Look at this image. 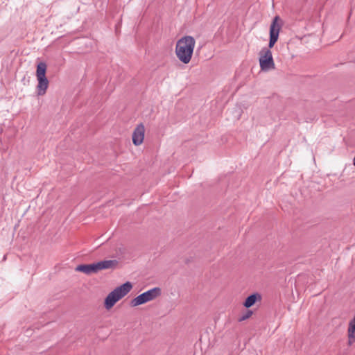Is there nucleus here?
Masks as SVG:
<instances>
[{"instance_id":"11","label":"nucleus","mask_w":355,"mask_h":355,"mask_svg":"<svg viewBox=\"0 0 355 355\" xmlns=\"http://www.w3.org/2000/svg\"><path fill=\"white\" fill-rule=\"evenodd\" d=\"M251 312L249 311L246 315L242 316V318L240 319V321H242V320H246L247 318H248L250 315H251Z\"/></svg>"},{"instance_id":"7","label":"nucleus","mask_w":355,"mask_h":355,"mask_svg":"<svg viewBox=\"0 0 355 355\" xmlns=\"http://www.w3.org/2000/svg\"><path fill=\"white\" fill-rule=\"evenodd\" d=\"M282 25L283 22L281 18L279 16H275L270 26L269 48H272L275 44L277 42Z\"/></svg>"},{"instance_id":"5","label":"nucleus","mask_w":355,"mask_h":355,"mask_svg":"<svg viewBox=\"0 0 355 355\" xmlns=\"http://www.w3.org/2000/svg\"><path fill=\"white\" fill-rule=\"evenodd\" d=\"M46 64L40 62L37 66L36 76L38 81L37 86V94L44 95L49 87V80L46 77Z\"/></svg>"},{"instance_id":"9","label":"nucleus","mask_w":355,"mask_h":355,"mask_svg":"<svg viewBox=\"0 0 355 355\" xmlns=\"http://www.w3.org/2000/svg\"><path fill=\"white\" fill-rule=\"evenodd\" d=\"M347 336L348 343L352 345L355 342V316L349 322Z\"/></svg>"},{"instance_id":"8","label":"nucleus","mask_w":355,"mask_h":355,"mask_svg":"<svg viewBox=\"0 0 355 355\" xmlns=\"http://www.w3.org/2000/svg\"><path fill=\"white\" fill-rule=\"evenodd\" d=\"M145 127L143 123L137 125L132 133V142L135 146L141 145L144 139Z\"/></svg>"},{"instance_id":"10","label":"nucleus","mask_w":355,"mask_h":355,"mask_svg":"<svg viewBox=\"0 0 355 355\" xmlns=\"http://www.w3.org/2000/svg\"><path fill=\"white\" fill-rule=\"evenodd\" d=\"M261 300V295L258 293H254V294L250 295V296H248L246 298L243 305L246 308H250L252 306H253L257 300Z\"/></svg>"},{"instance_id":"2","label":"nucleus","mask_w":355,"mask_h":355,"mask_svg":"<svg viewBox=\"0 0 355 355\" xmlns=\"http://www.w3.org/2000/svg\"><path fill=\"white\" fill-rule=\"evenodd\" d=\"M132 288V284L130 282H126L122 285L115 288L105 297L104 300L105 308L107 310L111 309L116 302L128 295Z\"/></svg>"},{"instance_id":"6","label":"nucleus","mask_w":355,"mask_h":355,"mask_svg":"<svg viewBox=\"0 0 355 355\" xmlns=\"http://www.w3.org/2000/svg\"><path fill=\"white\" fill-rule=\"evenodd\" d=\"M259 61L262 71H268L275 68L272 52L268 48L264 47L260 51Z\"/></svg>"},{"instance_id":"3","label":"nucleus","mask_w":355,"mask_h":355,"mask_svg":"<svg viewBox=\"0 0 355 355\" xmlns=\"http://www.w3.org/2000/svg\"><path fill=\"white\" fill-rule=\"evenodd\" d=\"M117 265L116 260H104L92 264L78 265L76 271L82 272L86 275L97 273L100 270L114 268Z\"/></svg>"},{"instance_id":"1","label":"nucleus","mask_w":355,"mask_h":355,"mask_svg":"<svg viewBox=\"0 0 355 355\" xmlns=\"http://www.w3.org/2000/svg\"><path fill=\"white\" fill-rule=\"evenodd\" d=\"M196 40L191 36H184L178 40L175 46V54L180 62L188 64L192 58Z\"/></svg>"},{"instance_id":"4","label":"nucleus","mask_w":355,"mask_h":355,"mask_svg":"<svg viewBox=\"0 0 355 355\" xmlns=\"http://www.w3.org/2000/svg\"><path fill=\"white\" fill-rule=\"evenodd\" d=\"M162 294L161 288L155 287L133 298L130 302L132 306H138L148 302L153 301Z\"/></svg>"}]
</instances>
